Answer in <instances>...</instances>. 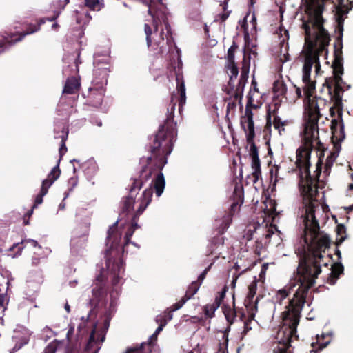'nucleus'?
I'll use <instances>...</instances> for the list:
<instances>
[{
    "mask_svg": "<svg viewBox=\"0 0 353 353\" xmlns=\"http://www.w3.org/2000/svg\"><path fill=\"white\" fill-rule=\"evenodd\" d=\"M299 188L305 205V214L301 216L304 224L303 244L296 249L300 256L296 272L288 285L278 290L273 298L276 309L281 310V305H285L281 314L282 325L275 337L279 346L274 353H290L288 348L297 338L296 327L305 296L321 272L323 253L330 246V239L320 232L316 217V213L321 211L316 198V188L311 187L312 190L308 192L303 191L305 187Z\"/></svg>",
    "mask_w": 353,
    "mask_h": 353,
    "instance_id": "1",
    "label": "nucleus"
},
{
    "mask_svg": "<svg viewBox=\"0 0 353 353\" xmlns=\"http://www.w3.org/2000/svg\"><path fill=\"white\" fill-rule=\"evenodd\" d=\"M324 1L310 0L307 8V19L303 23L305 32V43L301 55L305 123L301 134L304 144L296 151V163L299 169V187H305V192L311 190V187H315L309 172L310 159L314 144L319 143L317 121L326 105L324 99L314 95L315 78L321 72L319 57L326 59L330 40L328 32L323 27L324 21L321 16Z\"/></svg>",
    "mask_w": 353,
    "mask_h": 353,
    "instance_id": "2",
    "label": "nucleus"
},
{
    "mask_svg": "<svg viewBox=\"0 0 353 353\" xmlns=\"http://www.w3.org/2000/svg\"><path fill=\"white\" fill-rule=\"evenodd\" d=\"M172 104L168 108L167 119L155 136L153 145L151 147V156L147 159H141L142 169L139 179H134L130 190L131 196L126 197L122 201V214H128L136 205L137 209L131 217L130 223L125 234V244L122 248L123 253L128 252L129 243L139 248L130 239L136 229L139 228L137 223L139 216L144 212L152 200L153 194L152 187L155 189L156 194L159 197L165 188V179L161 170L167 163V157L172 152L173 143L176 139V123L173 121L176 103L174 97H172Z\"/></svg>",
    "mask_w": 353,
    "mask_h": 353,
    "instance_id": "3",
    "label": "nucleus"
},
{
    "mask_svg": "<svg viewBox=\"0 0 353 353\" xmlns=\"http://www.w3.org/2000/svg\"><path fill=\"white\" fill-rule=\"evenodd\" d=\"M148 7L152 16V24L145 23L148 47L157 53H163L175 46L168 22L166 7L161 0H140Z\"/></svg>",
    "mask_w": 353,
    "mask_h": 353,
    "instance_id": "4",
    "label": "nucleus"
},
{
    "mask_svg": "<svg viewBox=\"0 0 353 353\" xmlns=\"http://www.w3.org/2000/svg\"><path fill=\"white\" fill-rule=\"evenodd\" d=\"M241 125L245 132L248 146L249 147V155L252 159V168L253 174L257 176L260 173V160L259 157L258 149L254 143L255 136L254 125L253 121L252 111L246 108L244 114L241 118Z\"/></svg>",
    "mask_w": 353,
    "mask_h": 353,
    "instance_id": "5",
    "label": "nucleus"
},
{
    "mask_svg": "<svg viewBox=\"0 0 353 353\" xmlns=\"http://www.w3.org/2000/svg\"><path fill=\"white\" fill-rule=\"evenodd\" d=\"M343 73V68L341 65H336L334 68V77L327 82V90L330 99L334 101L336 108L342 106L343 93L349 86L346 85L341 75Z\"/></svg>",
    "mask_w": 353,
    "mask_h": 353,
    "instance_id": "6",
    "label": "nucleus"
},
{
    "mask_svg": "<svg viewBox=\"0 0 353 353\" xmlns=\"http://www.w3.org/2000/svg\"><path fill=\"white\" fill-rule=\"evenodd\" d=\"M241 189L236 187L234 189V194H238V201L232 203L230 207V212L223 216L221 220L217 219L215 221L216 225H219L217 228L219 233H223L228 228L230 224L232 222L233 214L236 212L239 211L240 205L243 203V200L241 199Z\"/></svg>",
    "mask_w": 353,
    "mask_h": 353,
    "instance_id": "7",
    "label": "nucleus"
},
{
    "mask_svg": "<svg viewBox=\"0 0 353 353\" xmlns=\"http://www.w3.org/2000/svg\"><path fill=\"white\" fill-rule=\"evenodd\" d=\"M59 13H58L55 17L52 18H48V19H41L39 21V23L37 25H30L28 28V30L25 32H21L19 34V35L14 38L16 36L14 34H7L6 35H3V43H0V48L3 47V45L4 43H9L10 45H12L17 41H19L22 40V39L27 34H32L37 31H38L40 29V26L45 23L46 20L48 21H54L56 18L58 17Z\"/></svg>",
    "mask_w": 353,
    "mask_h": 353,
    "instance_id": "8",
    "label": "nucleus"
},
{
    "mask_svg": "<svg viewBox=\"0 0 353 353\" xmlns=\"http://www.w3.org/2000/svg\"><path fill=\"white\" fill-rule=\"evenodd\" d=\"M88 227L82 225L77 228L73 231V236L70 241L71 250L72 252L78 251V248H83L87 241Z\"/></svg>",
    "mask_w": 353,
    "mask_h": 353,
    "instance_id": "9",
    "label": "nucleus"
},
{
    "mask_svg": "<svg viewBox=\"0 0 353 353\" xmlns=\"http://www.w3.org/2000/svg\"><path fill=\"white\" fill-rule=\"evenodd\" d=\"M32 332L26 327L22 325H18L14 330V334L12 337L15 342V345L10 353H14L21 349L24 345H26L29 341Z\"/></svg>",
    "mask_w": 353,
    "mask_h": 353,
    "instance_id": "10",
    "label": "nucleus"
},
{
    "mask_svg": "<svg viewBox=\"0 0 353 353\" xmlns=\"http://www.w3.org/2000/svg\"><path fill=\"white\" fill-rule=\"evenodd\" d=\"M54 139H61V145L59 148V153L60 155H63L66 151L67 148L65 146V141L68 139V128L66 125V122L64 121H59L55 123L54 126Z\"/></svg>",
    "mask_w": 353,
    "mask_h": 353,
    "instance_id": "11",
    "label": "nucleus"
},
{
    "mask_svg": "<svg viewBox=\"0 0 353 353\" xmlns=\"http://www.w3.org/2000/svg\"><path fill=\"white\" fill-rule=\"evenodd\" d=\"M110 67L98 66L94 68L93 86L103 88L107 84L108 76L110 72Z\"/></svg>",
    "mask_w": 353,
    "mask_h": 353,
    "instance_id": "12",
    "label": "nucleus"
},
{
    "mask_svg": "<svg viewBox=\"0 0 353 353\" xmlns=\"http://www.w3.org/2000/svg\"><path fill=\"white\" fill-rule=\"evenodd\" d=\"M279 43L281 45V50L279 59L282 63H285L290 60V55L288 54V43L289 39L288 32L287 30L279 28Z\"/></svg>",
    "mask_w": 353,
    "mask_h": 353,
    "instance_id": "13",
    "label": "nucleus"
},
{
    "mask_svg": "<svg viewBox=\"0 0 353 353\" xmlns=\"http://www.w3.org/2000/svg\"><path fill=\"white\" fill-rule=\"evenodd\" d=\"M176 91L179 94V111L180 112L183 104H185L186 101V94H185V82L183 80V77L182 74L179 73H176Z\"/></svg>",
    "mask_w": 353,
    "mask_h": 353,
    "instance_id": "14",
    "label": "nucleus"
},
{
    "mask_svg": "<svg viewBox=\"0 0 353 353\" xmlns=\"http://www.w3.org/2000/svg\"><path fill=\"white\" fill-rule=\"evenodd\" d=\"M250 70V58H246L244 55L243 59L242 61V68H241V78L239 81V85L237 88V92H240L243 91V87L245 85L249 74Z\"/></svg>",
    "mask_w": 353,
    "mask_h": 353,
    "instance_id": "15",
    "label": "nucleus"
},
{
    "mask_svg": "<svg viewBox=\"0 0 353 353\" xmlns=\"http://www.w3.org/2000/svg\"><path fill=\"white\" fill-rule=\"evenodd\" d=\"M80 88V82L79 79L75 77H68L65 83L63 94H75L77 93Z\"/></svg>",
    "mask_w": 353,
    "mask_h": 353,
    "instance_id": "16",
    "label": "nucleus"
},
{
    "mask_svg": "<svg viewBox=\"0 0 353 353\" xmlns=\"http://www.w3.org/2000/svg\"><path fill=\"white\" fill-rule=\"evenodd\" d=\"M332 131L333 141L340 142L345 139L344 128L341 121H332Z\"/></svg>",
    "mask_w": 353,
    "mask_h": 353,
    "instance_id": "17",
    "label": "nucleus"
},
{
    "mask_svg": "<svg viewBox=\"0 0 353 353\" xmlns=\"http://www.w3.org/2000/svg\"><path fill=\"white\" fill-rule=\"evenodd\" d=\"M110 58L109 50H105L103 53L96 52L94 56V67H110Z\"/></svg>",
    "mask_w": 353,
    "mask_h": 353,
    "instance_id": "18",
    "label": "nucleus"
},
{
    "mask_svg": "<svg viewBox=\"0 0 353 353\" xmlns=\"http://www.w3.org/2000/svg\"><path fill=\"white\" fill-rule=\"evenodd\" d=\"M256 294H252L248 291L247 296L245 299V306L248 312H250L251 316H255V314L257 311V303L259 301V297L255 298Z\"/></svg>",
    "mask_w": 353,
    "mask_h": 353,
    "instance_id": "19",
    "label": "nucleus"
},
{
    "mask_svg": "<svg viewBox=\"0 0 353 353\" xmlns=\"http://www.w3.org/2000/svg\"><path fill=\"white\" fill-rule=\"evenodd\" d=\"M63 61L65 63H68L67 67H65L63 70V74L64 75H67L69 72L71 70L72 74H76L79 71L78 65L79 61L76 59L75 56H68L63 58Z\"/></svg>",
    "mask_w": 353,
    "mask_h": 353,
    "instance_id": "20",
    "label": "nucleus"
},
{
    "mask_svg": "<svg viewBox=\"0 0 353 353\" xmlns=\"http://www.w3.org/2000/svg\"><path fill=\"white\" fill-rule=\"evenodd\" d=\"M225 290H223L219 296L216 297L214 303L212 304H208L205 307V314L209 317H212L214 313V312L217 310V308L220 306L221 302L222 299L225 296Z\"/></svg>",
    "mask_w": 353,
    "mask_h": 353,
    "instance_id": "21",
    "label": "nucleus"
},
{
    "mask_svg": "<svg viewBox=\"0 0 353 353\" xmlns=\"http://www.w3.org/2000/svg\"><path fill=\"white\" fill-rule=\"evenodd\" d=\"M26 243H29L34 248H38V250L35 251L34 254L39 256L41 259L46 258L50 253L51 250L48 248H42L36 241L33 239H28L25 241Z\"/></svg>",
    "mask_w": 353,
    "mask_h": 353,
    "instance_id": "22",
    "label": "nucleus"
},
{
    "mask_svg": "<svg viewBox=\"0 0 353 353\" xmlns=\"http://www.w3.org/2000/svg\"><path fill=\"white\" fill-rule=\"evenodd\" d=\"M41 279H39L37 281H27V290L26 294L27 296H34L39 290V286Z\"/></svg>",
    "mask_w": 353,
    "mask_h": 353,
    "instance_id": "23",
    "label": "nucleus"
},
{
    "mask_svg": "<svg viewBox=\"0 0 353 353\" xmlns=\"http://www.w3.org/2000/svg\"><path fill=\"white\" fill-rule=\"evenodd\" d=\"M94 90L97 91V93L96 94L95 100L92 101V105L94 106H99L103 101V97L104 94V89L103 88H99L98 86H94L93 88L90 89V91L92 92L90 95H93L94 93L93 92Z\"/></svg>",
    "mask_w": 353,
    "mask_h": 353,
    "instance_id": "24",
    "label": "nucleus"
},
{
    "mask_svg": "<svg viewBox=\"0 0 353 353\" xmlns=\"http://www.w3.org/2000/svg\"><path fill=\"white\" fill-rule=\"evenodd\" d=\"M201 283L197 281L192 282L191 284L188 286L185 294L184 295L185 299H190L198 292Z\"/></svg>",
    "mask_w": 353,
    "mask_h": 353,
    "instance_id": "25",
    "label": "nucleus"
},
{
    "mask_svg": "<svg viewBox=\"0 0 353 353\" xmlns=\"http://www.w3.org/2000/svg\"><path fill=\"white\" fill-rule=\"evenodd\" d=\"M150 344L143 343L139 346L129 349L126 353H150Z\"/></svg>",
    "mask_w": 353,
    "mask_h": 353,
    "instance_id": "26",
    "label": "nucleus"
},
{
    "mask_svg": "<svg viewBox=\"0 0 353 353\" xmlns=\"http://www.w3.org/2000/svg\"><path fill=\"white\" fill-rule=\"evenodd\" d=\"M103 0H85V5L90 10L99 11L103 6Z\"/></svg>",
    "mask_w": 353,
    "mask_h": 353,
    "instance_id": "27",
    "label": "nucleus"
},
{
    "mask_svg": "<svg viewBox=\"0 0 353 353\" xmlns=\"http://www.w3.org/2000/svg\"><path fill=\"white\" fill-rule=\"evenodd\" d=\"M84 167V172L88 176H92L97 172V165L93 161H88Z\"/></svg>",
    "mask_w": 353,
    "mask_h": 353,
    "instance_id": "28",
    "label": "nucleus"
},
{
    "mask_svg": "<svg viewBox=\"0 0 353 353\" xmlns=\"http://www.w3.org/2000/svg\"><path fill=\"white\" fill-rule=\"evenodd\" d=\"M288 123L287 121H282L281 119L276 116L273 119V126L278 130L279 134H281L282 132L285 130V126Z\"/></svg>",
    "mask_w": 353,
    "mask_h": 353,
    "instance_id": "29",
    "label": "nucleus"
},
{
    "mask_svg": "<svg viewBox=\"0 0 353 353\" xmlns=\"http://www.w3.org/2000/svg\"><path fill=\"white\" fill-rule=\"evenodd\" d=\"M343 270V267L341 264H336L332 267L331 276L334 278L330 279V283L331 284H334L336 279L338 278L339 275L342 273Z\"/></svg>",
    "mask_w": 353,
    "mask_h": 353,
    "instance_id": "30",
    "label": "nucleus"
},
{
    "mask_svg": "<svg viewBox=\"0 0 353 353\" xmlns=\"http://www.w3.org/2000/svg\"><path fill=\"white\" fill-rule=\"evenodd\" d=\"M228 73L230 75V81L229 83H231L232 81L233 78H236L238 75V68L235 64L234 62L228 63L227 66Z\"/></svg>",
    "mask_w": 353,
    "mask_h": 353,
    "instance_id": "31",
    "label": "nucleus"
},
{
    "mask_svg": "<svg viewBox=\"0 0 353 353\" xmlns=\"http://www.w3.org/2000/svg\"><path fill=\"white\" fill-rule=\"evenodd\" d=\"M59 161H58L57 164L52 169L50 172L48 174L47 179H49L50 181H53V183L59 177L61 170L59 169Z\"/></svg>",
    "mask_w": 353,
    "mask_h": 353,
    "instance_id": "32",
    "label": "nucleus"
},
{
    "mask_svg": "<svg viewBox=\"0 0 353 353\" xmlns=\"http://www.w3.org/2000/svg\"><path fill=\"white\" fill-rule=\"evenodd\" d=\"M265 205L266 208L264 209V214L265 215H268L269 216H272V218H274L273 215L276 211L275 202L272 200H269L267 201V203Z\"/></svg>",
    "mask_w": 353,
    "mask_h": 353,
    "instance_id": "33",
    "label": "nucleus"
},
{
    "mask_svg": "<svg viewBox=\"0 0 353 353\" xmlns=\"http://www.w3.org/2000/svg\"><path fill=\"white\" fill-rule=\"evenodd\" d=\"M279 168L280 167L279 165H274L270 170L271 181H273L274 185L279 179H282L279 174Z\"/></svg>",
    "mask_w": 353,
    "mask_h": 353,
    "instance_id": "34",
    "label": "nucleus"
},
{
    "mask_svg": "<svg viewBox=\"0 0 353 353\" xmlns=\"http://www.w3.org/2000/svg\"><path fill=\"white\" fill-rule=\"evenodd\" d=\"M332 3L335 6L336 9L339 11H343L345 9H349L348 3L349 0H331Z\"/></svg>",
    "mask_w": 353,
    "mask_h": 353,
    "instance_id": "35",
    "label": "nucleus"
},
{
    "mask_svg": "<svg viewBox=\"0 0 353 353\" xmlns=\"http://www.w3.org/2000/svg\"><path fill=\"white\" fill-rule=\"evenodd\" d=\"M273 89L274 92L278 95H282L285 92V87L281 81H276L274 83Z\"/></svg>",
    "mask_w": 353,
    "mask_h": 353,
    "instance_id": "36",
    "label": "nucleus"
},
{
    "mask_svg": "<svg viewBox=\"0 0 353 353\" xmlns=\"http://www.w3.org/2000/svg\"><path fill=\"white\" fill-rule=\"evenodd\" d=\"M248 313V319L244 322V329L243 332L246 334L249 330H252V325L254 323V316H252L250 312Z\"/></svg>",
    "mask_w": 353,
    "mask_h": 353,
    "instance_id": "37",
    "label": "nucleus"
},
{
    "mask_svg": "<svg viewBox=\"0 0 353 353\" xmlns=\"http://www.w3.org/2000/svg\"><path fill=\"white\" fill-rule=\"evenodd\" d=\"M54 336V331L46 326L42 330V337L46 341Z\"/></svg>",
    "mask_w": 353,
    "mask_h": 353,
    "instance_id": "38",
    "label": "nucleus"
},
{
    "mask_svg": "<svg viewBox=\"0 0 353 353\" xmlns=\"http://www.w3.org/2000/svg\"><path fill=\"white\" fill-rule=\"evenodd\" d=\"M53 183V181H50L47 179L42 181L41 191L43 192V194H46L48 193V189Z\"/></svg>",
    "mask_w": 353,
    "mask_h": 353,
    "instance_id": "39",
    "label": "nucleus"
},
{
    "mask_svg": "<svg viewBox=\"0 0 353 353\" xmlns=\"http://www.w3.org/2000/svg\"><path fill=\"white\" fill-rule=\"evenodd\" d=\"M57 348V341L50 343L44 349L43 353H55Z\"/></svg>",
    "mask_w": 353,
    "mask_h": 353,
    "instance_id": "40",
    "label": "nucleus"
},
{
    "mask_svg": "<svg viewBox=\"0 0 353 353\" xmlns=\"http://www.w3.org/2000/svg\"><path fill=\"white\" fill-rule=\"evenodd\" d=\"M188 299H185V296H183L181 299L177 303H174L172 305V310L176 311L183 307V305L188 301Z\"/></svg>",
    "mask_w": 353,
    "mask_h": 353,
    "instance_id": "41",
    "label": "nucleus"
},
{
    "mask_svg": "<svg viewBox=\"0 0 353 353\" xmlns=\"http://www.w3.org/2000/svg\"><path fill=\"white\" fill-rule=\"evenodd\" d=\"M236 46H232L228 50V63L234 62V50L236 49Z\"/></svg>",
    "mask_w": 353,
    "mask_h": 353,
    "instance_id": "42",
    "label": "nucleus"
},
{
    "mask_svg": "<svg viewBox=\"0 0 353 353\" xmlns=\"http://www.w3.org/2000/svg\"><path fill=\"white\" fill-rule=\"evenodd\" d=\"M256 290H257V282L256 280H254L249 285L248 291L252 294H256Z\"/></svg>",
    "mask_w": 353,
    "mask_h": 353,
    "instance_id": "43",
    "label": "nucleus"
},
{
    "mask_svg": "<svg viewBox=\"0 0 353 353\" xmlns=\"http://www.w3.org/2000/svg\"><path fill=\"white\" fill-rule=\"evenodd\" d=\"M46 194H43V192H40V193L36 196L35 203L33 205V208H37V205H40L43 202V197Z\"/></svg>",
    "mask_w": 353,
    "mask_h": 353,
    "instance_id": "44",
    "label": "nucleus"
},
{
    "mask_svg": "<svg viewBox=\"0 0 353 353\" xmlns=\"http://www.w3.org/2000/svg\"><path fill=\"white\" fill-rule=\"evenodd\" d=\"M211 265H212V264L210 265H209L207 268H205L203 270V272L199 276L198 281H196L197 282L201 283H202L203 279L205 278L206 274L209 271Z\"/></svg>",
    "mask_w": 353,
    "mask_h": 353,
    "instance_id": "45",
    "label": "nucleus"
},
{
    "mask_svg": "<svg viewBox=\"0 0 353 353\" xmlns=\"http://www.w3.org/2000/svg\"><path fill=\"white\" fill-rule=\"evenodd\" d=\"M224 314L228 321H230L233 317V311L230 308L224 310Z\"/></svg>",
    "mask_w": 353,
    "mask_h": 353,
    "instance_id": "46",
    "label": "nucleus"
},
{
    "mask_svg": "<svg viewBox=\"0 0 353 353\" xmlns=\"http://www.w3.org/2000/svg\"><path fill=\"white\" fill-rule=\"evenodd\" d=\"M249 23L252 26L251 28L255 30L256 24V18L254 13L252 14V15L250 17V19L249 20Z\"/></svg>",
    "mask_w": 353,
    "mask_h": 353,
    "instance_id": "47",
    "label": "nucleus"
},
{
    "mask_svg": "<svg viewBox=\"0 0 353 353\" xmlns=\"http://www.w3.org/2000/svg\"><path fill=\"white\" fill-rule=\"evenodd\" d=\"M334 161V159H333V157L332 155H330V157H328L326 159V163H325V167H326V169L327 170L328 168H330V167L332 166V163Z\"/></svg>",
    "mask_w": 353,
    "mask_h": 353,
    "instance_id": "48",
    "label": "nucleus"
},
{
    "mask_svg": "<svg viewBox=\"0 0 353 353\" xmlns=\"http://www.w3.org/2000/svg\"><path fill=\"white\" fill-rule=\"evenodd\" d=\"M14 248H17L18 251H17V253L16 254H14V255L12 256V258L17 256V255H19L21 254V250H22V248L19 245V244L17 243V244H14L13 246L11 248H10V250H12Z\"/></svg>",
    "mask_w": 353,
    "mask_h": 353,
    "instance_id": "49",
    "label": "nucleus"
},
{
    "mask_svg": "<svg viewBox=\"0 0 353 353\" xmlns=\"http://www.w3.org/2000/svg\"><path fill=\"white\" fill-rule=\"evenodd\" d=\"M68 196H69V192H65L63 201L59 205V210L65 209V203H64V201L66 199V198H68Z\"/></svg>",
    "mask_w": 353,
    "mask_h": 353,
    "instance_id": "50",
    "label": "nucleus"
},
{
    "mask_svg": "<svg viewBox=\"0 0 353 353\" xmlns=\"http://www.w3.org/2000/svg\"><path fill=\"white\" fill-rule=\"evenodd\" d=\"M250 17V14H248L245 18H244V20H243V28L245 29V30H247V29L248 28V26H249V23H248V19Z\"/></svg>",
    "mask_w": 353,
    "mask_h": 353,
    "instance_id": "51",
    "label": "nucleus"
},
{
    "mask_svg": "<svg viewBox=\"0 0 353 353\" xmlns=\"http://www.w3.org/2000/svg\"><path fill=\"white\" fill-rule=\"evenodd\" d=\"M165 322L163 323H161L159 326L157 328L156 331L154 333V335H158L163 330V326L165 325Z\"/></svg>",
    "mask_w": 353,
    "mask_h": 353,
    "instance_id": "52",
    "label": "nucleus"
},
{
    "mask_svg": "<svg viewBox=\"0 0 353 353\" xmlns=\"http://www.w3.org/2000/svg\"><path fill=\"white\" fill-rule=\"evenodd\" d=\"M41 258L37 255H34L33 257H32V263L33 265H37L39 263V259Z\"/></svg>",
    "mask_w": 353,
    "mask_h": 353,
    "instance_id": "53",
    "label": "nucleus"
},
{
    "mask_svg": "<svg viewBox=\"0 0 353 353\" xmlns=\"http://www.w3.org/2000/svg\"><path fill=\"white\" fill-rule=\"evenodd\" d=\"M254 231L256 232L257 230H265V227L264 226H261L260 225H258L257 226H254Z\"/></svg>",
    "mask_w": 353,
    "mask_h": 353,
    "instance_id": "54",
    "label": "nucleus"
},
{
    "mask_svg": "<svg viewBox=\"0 0 353 353\" xmlns=\"http://www.w3.org/2000/svg\"><path fill=\"white\" fill-rule=\"evenodd\" d=\"M65 307V310H66V312L68 313L70 312V305H69L68 302L65 304V307Z\"/></svg>",
    "mask_w": 353,
    "mask_h": 353,
    "instance_id": "55",
    "label": "nucleus"
},
{
    "mask_svg": "<svg viewBox=\"0 0 353 353\" xmlns=\"http://www.w3.org/2000/svg\"><path fill=\"white\" fill-rule=\"evenodd\" d=\"M351 178L353 181V173L351 174ZM353 190V184H350L349 185V187H348V191H350V190Z\"/></svg>",
    "mask_w": 353,
    "mask_h": 353,
    "instance_id": "56",
    "label": "nucleus"
},
{
    "mask_svg": "<svg viewBox=\"0 0 353 353\" xmlns=\"http://www.w3.org/2000/svg\"><path fill=\"white\" fill-rule=\"evenodd\" d=\"M77 284V281L76 280L71 281L70 282V285L72 287H74Z\"/></svg>",
    "mask_w": 353,
    "mask_h": 353,
    "instance_id": "57",
    "label": "nucleus"
},
{
    "mask_svg": "<svg viewBox=\"0 0 353 353\" xmlns=\"http://www.w3.org/2000/svg\"><path fill=\"white\" fill-rule=\"evenodd\" d=\"M296 92L299 97H300L301 96V90L299 88H296Z\"/></svg>",
    "mask_w": 353,
    "mask_h": 353,
    "instance_id": "58",
    "label": "nucleus"
},
{
    "mask_svg": "<svg viewBox=\"0 0 353 353\" xmlns=\"http://www.w3.org/2000/svg\"><path fill=\"white\" fill-rule=\"evenodd\" d=\"M58 28H59V25H58V23H55L52 24V28L53 30H57Z\"/></svg>",
    "mask_w": 353,
    "mask_h": 353,
    "instance_id": "59",
    "label": "nucleus"
},
{
    "mask_svg": "<svg viewBox=\"0 0 353 353\" xmlns=\"http://www.w3.org/2000/svg\"><path fill=\"white\" fill-rule=\"evenodd\" d=\"M328 343H329V342H326V343H324V344H320L321 347V348L325 347L327 345V344H328Z\"/></svg>",
    "mask_w": 353,
    "mask_h": 353,
    "instance_id": "60",
    "label": "nucleus"
},
{
    "mask_svg": "<svg viewBox=\"0 0 353 353\" xmlns=\"http://www.w3.org/2000/svg\"><path fill=\"white\" fill-rule=\"evenodd\" d=\"M228 14H223V15L222 16V19H223V20H225V19H226L228 18Z\"/></svg>",
    "mask_w": 353,
    "mask_h": 353,
    "instance_id": "61",
    "label": "nucleus"
},
{
    "mask_svg": "<svg viewBox=\"0 0 353 353\" xmlns=\"http://www.w3.org/2000/svg\"><path fill=\"white\" fill-rule=\"evenodd\" d=\"M157 337V335H154V334L151 336L150 339H156Z\"/></svg>",
    "mask_w": 353,
    "mask_h": 353,
    "instance_id": "62",
    "label": "nucleus"
},
{
    "mask_svg": "<svg viewBox=\"0 0 353 353\" xmlns=\"http://www.w3.org/2000/svg\"><path fill=\"white\" fill-rule=\"evenodd\" d=\"M157 337V335H154V334L151 336L150 339H156Z\"/></svg>",
    "mask_w": 353,
    "mask_h": 353,
    "instance_id": "63",
    "label": "nucleus"
},
{
    "mask_svg": "<svg viewBox=\"0 0 353 353\" xmlns=\"http://www.w3.org/2000/svg\"><path fill=\"white\" fill-rule=\"evenodd\" d=\"M348 209L350 210H353V204L352 205H350V207H348Z\"/></svg>",
    "mask_w": 353,
    "mask_h": 353,
    "instance_id": "64",
    "label": "nucleus"
}]
</instances>
